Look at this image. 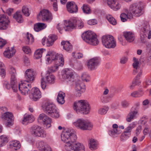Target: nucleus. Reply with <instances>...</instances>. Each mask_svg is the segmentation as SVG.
Returning <instances> with one entry per match:
<instances>
[{"mask_svg": "<svg viewBox=\"0 0 151 151\" xmlns=\"http://www.w3.org/2000/svg\"><path fill=\"white\" fill-rule=\"evenodd\" d=\"M77 137L74 131L68 129L62 133V140L65 143V148L67 151H85L83 145L76 142Z\"/></svg>", "mask_w": 151, "mask_h": 151, "instance_id": "1", "label": "nucleus"}, {"mask_svg": "<svg viewBox=\"0 0 151 151\" xmlns=\"http://www.w3.org/2000/svg\"><path fill=\"white\" fill-rule=\"evenodd\" d=\"M73 108L78 113L88 114L90 110L88 103L84 100H81L75 102Z\"/></svg>", "mask_w": 151, "mask_h": 151, "instance_id": "2", "label": "nucleus"}, {"mask_svg": "<svg viewBox=\"0 0 151 151\" xmlns=\"http://www.w3.org/2000/svg\"><path fill=\"white\" fill-rule=\"evenodd\" d=\"M83 39L88 43L93 45H96L99 43V41L96 35L92 31H87L82 35Z\"/></svg>", "mask_w": 151, "mask_h": 151, "instance_id": "3", "label": "nucleus"}, {"mask_svg": "<svg viewBox=\"0 0 151 151\" xmlns=\"http://www.w3.org/2000/svg\"><path fill=\"white\" fill-rule=\"evenodd\" d=\"M140 39L142 42H145V40L147 37L148 39L151 38V31L150 30V26L148 22H143L142 27L140 31Z\"/></svg>", "mask_w": 151, "mask_h": 151, "instance_id": "4", "label": "nucleus"}, {"mask_svg": "<svg viewBox=\"0 0 151 151\" xmlns=\"http://www.w3.org/2000/svg\"><path fill=\"white\" fill-rule=\"evenodd\" d=\"M46 114L52 117L58 118L59 116V112L55 105L53 103L47 102L45 104Z\"/></svg>", "mask_w": 151, "mask_h": 151, "instance_id": "5", "label": "nucleus"}, {"mask_svg": "<svg viewBox=\"0 0 151 151\" xmlns=\"http://www.w3.org/2000/svg\"><path fill=\"white\" fill-rule=\"evenodd\" d=\"M73 124L77 128L83 130H91L93 127L91 122L82 119L77 120L73 123Z\"/></svg>", "mask_w": 151, "mask_h": 151, "instance_id": "6", "label": "nucleus"}, {"mask_svg": "<svg viewBox=\"0 0 151 151\" xmlns=\"http://www.w3.org/2000/svg\"><path fill=\"white\" fill-rule=\"evenodd\" d=\"M102 42L103 45L107 48H114L116 46V41L111 35L103 36Z\"/></svg>", "mask_w": 151, "mask_h": 151, "instance_id": "7", "label": "nucleus"}, {"mask_svg": "<svg viewBox=\"0 0 151 151\" xmlns=\"http://www.w3.org/2000/svg\"><path fill=\"white\" fill-rule=\"evenodd\" d=\"M30 132L35 137L45 138L46 136L45 131L38 125H34L32 126L30 129Z\"/></svg>", "mask_w": 151, "mask_h": 151, "instance_id": "8", "label": "nucleus"}, {"mask_svg": "<svg viewBox=\"0 0 151 151\" xmlns=\"http://www.w3.org/2000/svg\"><path fill=\"white\" fill-rule=\"evenodd\" d=\"M129 11L132 15L135 17H139L143 13V7L136 4H134L130 6Z\"/></svg>", "mask_w": 151, "mask_h": 151, "instance_id": "9", "label": "nucleus"}, {"mask_svg": "<svg viewBox=\"0 0 151 151\" xmlns=\"http://www.w3.org/2000/svg\"><path fill=\"white\" fill-rule=\"evenodd\" d=\"M26 82L22 81L21 83L19 84L18 89L23 95H26L30 93V89L31 86L30 84L26 83Z\"/></svg>", "mask_w": 151, "mask_h": 151, "instance_id": "10", "label": "nucleus"}, {"mask_svg": "<svg viewBox=\"0 0 151 151\" xmlns=\"http://www.w3.org/2000/svg\"><path fill=\"white\" fill-rule=\"evenodd\" d=\"M64 22V27H63L65 31H70L73 29H76V19H71L68 21L65 20Z\"/></svg>", "mask_w": 151, "mask_h": 151, "instance_id": "11", "label": "nucleus"}, {"mask_svg": "<svg viewBox=\"0 0 151 151\" xmlns=\"http://www.w3.org/2000/svg\"><path fill=\"white\" fill-rule=\"evenodd\" d=\"M13 115L12 113L7 112L1 118L4 120V124L7 127H10L13 124Z\"/></svg>", "mask_w": 151, "mask_h": 151, "instance_id": "12", "label": "nucleus"}, {"mask_svg": "<svg viewBox=\"0 0 151 151\" xmlns=\"http://www.w3.org/2000/svg\"><path fill=\"white\" fill-rule=\"evenodd\" d=\"M39 15H41L42 20L43 21L49 22L52 19V14L47 10H42L39 13Z\"/></svg>", "mask_w": 151, "mask_h": 151, "instance_id": "13", "label": "nucleus"}, {"mask_svg": "<svg viewBox=\"0 0 151 151\" xmlns=\"http://www.w3.org/2000/svg\"><path fill=\"white\" fill-rule=\"evenodd\" d=\"M9 22L8 17L4 15H0V29H6L8 27Z\"/></svg>", "mask_w": 151, "mask_h": 151, "instance_id": "14", "label": "nucleus"}, {"mask_svg": "<svg viewBox=\"0 0 151 151\" xmlns=\"http://www.w3.org/2000/svg\"><path fill=\"white\" fill-rule=\"evenodd\" d=\"M38 120L42 121L43 122L44 127L46 128L51 127L52 120L51 119L44 114H40L38 118Z\"/></svg>", "mask_w": 151, "mask_h": 151, "instance_id": "15", "label": "nucleus"}, {"mask_svg": "<svg viewBox=\"0 0 151 151\" xmlns=\"http://www.w3.org/2000/svg\"><path fill=\"white\" fill-rule=\"evenodd\" d=\"M100 59L95 57L90 60L88 62L87 66L88 68L91 70H94L100 63Z\"/></svg>", "mask_w": 151, "mask_h": 151, "instance_id": "16", "label": "nucleus"}, {"mask_svg": "<svg viewBox=\"0 0 151 151\" xmlns=\"http://www.w3.org/2000/svg\"><path fill=\"white\" fill-rule=\"evenodd\" d=\"M60 55V54H56L54 52H48L46 56V63L49 64L52 61H54L55 62L59 57Z\"/></svg>", "mask_w": 151, "mask_h": 151, "instance_id": "17", "label": "nucleus"}, {"mask_svg": "<svg viewBox=\"0 0 151 151\" xmlns=\"http://www.w3.org/2000/svg\"><path fill=\"white\" fill-rule=\"evenodd\" d=\"M25 73V77L27 80L24 81V82L27 83L28 82H32L34 80L35 73L33 69H28L26 70Z\"/></svg>", "mask_w": 151, "mask_h": 151, "instance_id": "18", "label": "nucleus"}, {"mask_svg": "<svg viewBox=\"0 0 151 151\" xmlns=\"http://www.w3.org/2000/svg\"><path fill=\"white\" fill-rule=\"evenodd\" d=\"M62 76L64 79H71L74 78L73 71L68 68L64 69L62 71Z\"/></svg>", "mask_w": 151, "mask_h": 151, "instance_id": "19", "label": "nucleus"}, {"mask_svg": "<svg viewBox=\"0 0 151 151\" xmlns=\"http://www.w3.org/2000/svg\"><path fill=\"white\" fill-rule=\"evenodd\" d=\"M66 7L68 11L70 13H76L78 10V7L75 3L73 1L67 2Z\"/></svg>", "mask_w": 151, "mask_h": 151, "instance_id": "20", "label": "nucleus"}, {"mask_svg": "<svg viewBox=\"0 0 151 151\" xmlns=\"http://www.w3.org/2000/svg\"><path fill=\"white\" fill-rule=\"evenodd\" d=\"M107 3L109 6L114 11L118 10L121 7V5L116 0H107Z\"/></svg>", "mask_w": 151, "mask_h": 151, "instance_id": "21", "label": "nucleus"}, {"mask_svg": "<svg viewBox=\"0 0 151 151\" xmlns=\"http://www.w3.org/2000/svg\"><path fill=\"white\" fill-rule=\"evenodd\" d=\"M31 93L32 100L34 101H36L41 97V93L37 88H32L31 90Z\"/></svg>", "mask_w": 151, "mask_h": 151, "instance_id": "22", "label": "nucleus"}, {"mask_svg": "<svg viewBox=\"0 0 151 151\" xmlns=\"http://www.w3.org/2000/svg\"><path fill=\"white\" fill-rule=\"evenodd\" d=\"M10 83L11 88L14 92H17L18 88V84L17 83L16 77L12 75L11 77Z\"/></svg>", "mask_w": 151, "mask_h": 151, "instance_id": "23", "label": "nucleus"}, {"mask_svg": "<svg viewBox=\"0 0 151 151\" xmlns=\"http://www.w3.org/2000/svg\"><path fill=\"white\" fill-rule=\"evenodd\" d=\"M34 120L33 116L32 115L25 114L22 120V123L24 125H27L32 122Z\"/></svg>", "mask_w": 151, "mask_h": 151, "instance_id": "24", "label": "nucleus"}, {"mask_svg": "<svg viewBox=\"0 0 151 151\" xmlns=\"http://www.w3.org/2000/svg\"><path fill=\"white\" fill-rule=\"evenodd\" d=\"M16 52V50L14 47H12L11 50L9 49V47L6 49L4 52V57L8 58H11Z\"/></svg>", "mask_w": 151, "mask_h": 151, "instance_id": "25", "label": "nucleus"}, {"mask_svg": "<svg viewBox=\"0 0 151 151\" xmlns=\"http://www.w3.org/2000/svg\"><path fill=\"white\" fill-rule=\"evenodd\" d=\"M63 49L67 52H70L73 50V46L68 41H63L61 42Z\"/></svg>", "mask_w": 151, "mask_h": 151, "instance_id": "26", "label": "nucleus"}, {"mask_svg": "<svg viewBox=\"0 0 151 151\" xmlns=\"http://www.w3.org/2000/svg\"><path fill=\"white\" fill-rule=\"evenodd\" d=\"M124 36L126 40L129 42H133L134 40V34L131 32H126L124 33Z\"/></svg>", "mask_w": 151, "mask_h": 151, "instance_id": "27", "label": "nucleus"}, {"mask_svg": "<svg viewBox=\"0 0 151 151\" xmlns=\"http://www.w3.org/2000/svg\"><path fill=\"white\" fill-rule=\"evenodd\" d=\"M65 96V93L62 92L60 91L58 94L57 100L58 103L60 104H64L65 100L64 98Z\"/></svg>", "mask_w": 151, "mask_h": 151, "instance_id": "28", "label": "nucleus"}, {"mask_svg": "<svg viewBox=\"0 0 151 151\" xmlns=\"http://www.w3.org/2000/svg\"><path fill=\"white\" fill-rule=\"evenodd\" d=\"M75 88L76 90L79 89L81 91V92H84L85 91L86 86L85 84L80 80L78 81L76 83Z\"/></svg>", "mask_w": 151, "mask_h": 151, "instance_id": "29", "label": "nucleus"}, {"mask_svg": "<svg viewBox=\"0 0 151 151\" xmlns=\"http://www.w3.org/2000/svg\"><path fill=\"white\" fill-rule=\"evenodd\" d=\"M55 77L50 73H47L45 77V81L46 83L49 84H53L55 82Z\"/></svg>", "mask_w": 151, "mask_h": 151, "instance_id": "30", "label": "nucleus"}, {"mask_svg": "<svg viewBox=\"0 0 151 151\" xmlns=\"http://www.w3.org/2000/svg\"><path fill=\"white\" fill-rule=\"evenodd\" d=\"M57 39V36L55 35H50L48 38L47 42V46H50L52 45L54 41Z\"/></svg>", "mask_w": 151, "mask_h": 151, "instance_id": "31", "label": "nucleus"}, {"mask_svg": "<svg viewBox=\"0 0 151 151\" xmlns=\"http://www.w3.org/2000/svg\"><path fill=\"white\" fill-rule=\"evenodd\" d=\"M47 26L46 24L42 23H38L34 25V30L37 32H39L44 29Z\"/></svg>", "mask_w": 151, "mask_h": 151, "instance_id": "32", "label": "nucleus"}, {"mask_svg": "<svg viewBox=\"0 0 151 151\" xmlns=\"http://www.w3.org/2000/svg\"><path fill=\"white\" fill-rule=\"evenodd\" d=\"M137 113L138 111L137 109L130 111L127 116L126 119V121L128 122H131Z\"/></svg>", "mask_w": 151, "mask_h": 151, "instance_id": "33", "label": "nucleus"}, {"mask_svg": "<svg viewBox=\"0 0 151 151\" xmlns=\"http://www.w3.org/2000/svg\"><path fill=\"white\" fill-rule=\"evenodd\" d=\"M134 63H133V66L134 69L133 71V74L135 75L137 73V70H139V63L138 59L134 57L133 58Z\"/></svg>", "mask_w": 151, "mask_h": 151, "instance_id": "34", "label": "nucleus"}, {"mask_svg": "<svg viewBox=\"0 0 151 151\" xmlns=\"http://www.w3.org/2000/svg\"><path fill=\"white\" fill-rule=\"evenodd\" d=\"M54 63L56 66H58V68L59 66H63V65L64 60L62 54H60L59 57L56 60Z\"/></svg>", "mask_w": 151, "mask_h": 151, "instance_id": "35", "label": "nucleus"}, {"mask_svg": "<svg viewBox=\"0 0 151 151\" xmlns=\"http://www.w3.org/2000/svg\"><path fill=\"white\" fill-rule=\"evenodd\" d=\"M9 146L10 148H14V149L17 150L20 148L21 145L19 142L14 140L10 142Z\"/></svg>", "mask_w": 151, "mask_h": 151, "instance_id": "36", "label": "nucleus"}, {"mask_svg": "<svg viewBox=\"0 0 151 151\" xmlns=\"http://www.w3.org/2000/svg\"><path fill=\"white\" fill-rule=\"evenodd\" d=\"M26 43L27 44L30 45L32 44L34 41V38L33 35L29 33L28 32H27L26 35Z\"/></svg>", "mask_w": 151, "mask_h": 151, "instance_id": "37", "label": "nucleus"}, {"mask_svg": "<svg viewBox=\"0 0 151 151\" xmlns=\"http://www.w3.org/2000/svg\"><path fill=\"white\" fill-rule=\"evenodd\" d=\"M13 17L18 23H21L23 21V19L20 12H16V14L14 15Z\"/></svg>", "mask_w": 151, "mask_h": 151, "instance_id": "38", "label": "nucleus"}, {"mask_svg": "<svg viewBox=\"0 0 151 151\" xmlns=\"http://www.w3.org/2000/svg\"><path fill=\"white\" fill-rule=\"evenodd\" d=\"M113 96V95L112 94H109L107 96L105 95H103L101 97V100L103 103H107L111 101Z\"/></svg>", "mask_w": 151, "mask_h": 151, "instance_id": "39", "label": "nucleus"}, {"mask_svg": "<svg viewBox=\"0 0 151 151\" xmlns=\"http://www.w3.org/2000/svg\"><path fill=\"white\" fill-rule=\"evenodd\" d=\"M132 17V15H130L129 12L127 14L125 13H122L120 16L121 20L123 22L127 21L128 19H130Z\"/></svg>", "mask_w": 151, "mask_h": 151, "instance_id": "40", "label": "nucleus"}, {"mask_svg": "<svg viewBox=\"0 0 151 151\" xmlns=\"http://www.w3.org/2000/svg\"><path fill=\"white\" fill-rule=\"evenodd\" d=\"M48 145L42 140L38 141L37 143V148L41 151H42L45 148L46 145Z\"/></svg>", "mask_w": 151, "mask_h": 151, "instance_id": "41", "label": "nucleus"}, {"mask_svg": "<svg viewBox=\"0 0 151 151\" xmlns=\"http://www.w3.org/2000/svg\"><path fill=\"white\" fill-rule=\"evenodd\" d=\"M89 148L91 150H94L96 149L97 146V143L95 140L93 139H91L89 143Z\"/></svg>", "mask_w": 151, "mask_h": 151, "instance_id": "42", "label": "nucleus"}, {"mask_svg": "<svg viewBox=\"0 0 151 151\" xmlns=\"http://www.w3.org/2000/svg\"><path fill=\"white\" fill-rule=\"evenodd\" d=\"M81 8L83 10V12L85 14H90L91 12V10L90 6L86 4H84Z\"/></svg>", "mask_w": 151, "mask_h": 151, "instance_id": "43", "label": "nucleus"}, {"mask_svg": "<svg viewBox=\"0 0 151 151\" xmlns=\"http://www.w3.org/2000/svg\"><path fill=\"white\" fill-rule=\"evenodd\" d=\"M122 132L121 130L119 128L113 129L109 132V134L111 136H113L115 134H119Z\"/></svg>", "mask_w": 151, "mask_h": 151, "instance_id": "44", "label": "nucleus"}, {"mask_svg": "<svg viewBox=\"0 0 151 151\" xmlns=\"http://www.w3.org/2000/svg\"><path fill=\"white\" fill-rule=\"evenodd\" d=\"M4 64L0 62V75L3 78H4L6 75L5 70L4 68Z\"/></svg>", "mask_w": 151, "mask_h": 151, "instance_id": "45", "label": "nucleus"}, {"mask_svg": "<svg viewBox=\"0 0 151 151\" xmlns=\"http://www.w3.org/2000/svg\"><path fill=\"white\" fill-rule=\"evenodd\" d=\"M106 18L111 24L113 25H115L116 24V20L111 15H109L107 16Z\"/></svg>", "mask_w": 151, "mask_h": 151, "instance_id": "46", "label": "nucleus"}, {"mask_svg": "<svg viewBox=\"0 0 151 151\" xmlns=\"http://www.w3.org/2000/svg\"><path fill=\"white\" fill-rule=\"evenodd\" d=\"M44 50L43 49H41L40 50L38 49L37 50L35 53L34 56L35 58L39 59L42 56L43 50Z\"/></svg>", "mask_w": 151, "mask_h": 151, "instance_id": "47", "label": "nucleus"}, {"mask_svg": "<svg viewBox=\"0 0 151 151\" xmlns=\"http://www.w3.org/2000/svg\"><path fill=\"white\" fill-rule=\"evenodd\" d=\"M143 95V93L142 92L135 91L131 93V96L132 97L137 98L140 97L142 96Z\"/></svg>", "mask_w": 151, "mask_h": 151, "instance_id": "48", "label": "nucleus"}, {"mask_svg": "<svg viewBox=\"0 0 151 151\" xmlns=\"http://www.w3.org/2000/svg\"><path fill=\"white\" fill-rule=\"evenodd\" d=\"M151 85V79L150 78H146L143 83L144 87L146 88L147 86Z\"/></svg>", "mask_w": 151, "mask_h": 151, "instance_id": "49", "label": "nucleus"}, {"mask_svg": "<svg viewBox=\"0 0 151 151\" xmlns=\"http://www.w3.org/2000/svg\"><path fill=\"white\" fill-rule=\"evenodd\" d=\"M109 109L108 106H104L103 108L100 109L99 110V114L101 115L105 114Z\"/></svg>", "mask_w": 151, "mask_h": 151, "instance_id": "50", "label": "nucleus"}, {"mask_svg": "<svg viewBox=\"0 0 151 151\" xmlns=\"http://www.w3.org/2000/svg\"><path fill=\"white\" fill-rule=\"evenodd\" d=\"M22 11L23 14L25 16L28 17L30 13L29 12L28 8L26 6H23L22 8Z\"/></svg>", "mask_w": 151, "mask_h": 151, "instance_id": "51", "label": "nucleus"}, {"mask_svg": "<svg viewBox=\"0 0 151 151\" xmlns=\"http://www.w3.org/2000/svg\"><path fill=\"white\" fill-rule=\"evenodd\" d=\"M76 29H81L84 26L83 23L82 21L81 20H77L76 19Z\"/></svg>", "mask_w": 151, "mask_h": 151, "instance_id": "52", "label": "nucleus"}, {"mask_svg": "<svg viewBox=\"0 0 151 151\" xmlns=\"http://www.w3.org/2000/svg\"><path fill=\"white\" fill-rule=\"evenodd\" d=\"M81 78L83 81L87 82L89 81V76L87 73H84L82 74Z\"/></svg>", "mask_w": 151, "mask_h": 151, "instance_id": "53", "label": "nucleus"}, {"mask_svg": "<svg viewBox=\"0 0 151 151\" xmlns=\"http://www.w3.org/2000/svg\"><path fill=\"white\" fill-rule=\"evenodd\" d=\"M7 111V108L6 107H0V118L2 117V116L6 113Z\"/></svg>", "mask_w": 151, "mask_h": 151, "instance_id": "54", "label": "nucleus"}, {"mask_svg": "<svg viewBox=\"0 0 151 151\" xmlns=\"http://www.w3.org/2000/svg\"><path fill=\"white\" fill-rule=\"evenodd\" d=\"M22 50L26 54H28L31 53V50L29 47L28 46H24L22 47Z\"/></svg>", "mask_w": 151, "mask_h": 151, "instance_id": "55", "label": "nucleus"}, {"mask_svg": "<svg viewBox=\"0 0 151 151\" xmlns=\"http://www.w3.org/2000/svg\"><path fill=\"white\" fill-rule=\"evenodd\" d=\"M9 71L11 74V77H12V75H13L15 76V77H16V71L15 69L14 68L12 67H11L10 68Z\"/></svg>", "mask_w": 151, "mask_h": 151, "instance_id": "56", "label": "nucleus"}, {"mask_svg": "<svg viewBox=\"0 0 151 151\" xmlns=\"http://www.w3.org/2000/svg\"><path fill=\"white\" fill-rule=\"evenodd\" d=\"M48 71L50 72H54L55 71L58 70V66H56L55 65L54 66H52L50 67H49L48 68Z\"/></svg>", "mask_w": 151, "mask_h": 151, "instance_id": "57", "label": "nucleus"}, {"mask_svg": "<svg viewBox=\"0 0 151 151\" xmlns=\"http://www.w3.org/2000/svg\"><path fill=\"white\" fill-rule=\"evenodd\" d=\"M129 103L127 101L124 100L122 101L121 103V105L122 107L126 108L129 106Z\"/></svg>", "mask_w": 151, "mask_h": 151, "instance_id": "58", "label": "nucleus"}, {"mask_svg": "<svg viewBox=\"0 0 151 151\" xmlns=\"http://www.w3.org/2000/svg\"><path fill=\"white\" fill-rule=\"evenodd\" d=\"M45 79L44 78H42L41 79V85L42 88L43 89H45L46 87L45 81H44Z\"/></svg>", "mask_w": 151, "mask_h": 151, "instance_id": "59", "label": "nucleus"}, {"mask_svg": "<svg viewBox=\"0 0 151 151\" xmlns=\"http://www.w3.org/2000/svg\"><path fill=\"white\" fill-rule=\"evenodd\" d=\"M132 82L133 84H135L136 85H139L141 83V82L139 80V78H138L137 76H136L133 80Z\"/></svg>", "mask_w": 151, "mask_h": 151, "instance_id": "60", "label": "nucleus"}, {"mask_svg": "<svg viewBox=\"0 0 151 151\" xmlns=\"http://www.w3.org/2000/svg\"><path fill=\"white\" fill-rule=\"evenodd\" d=\"M63 27H64V24H63L60 23L58 24L57 26V28L59 30V32L61 33V31L64 29Z\"/></svg>", "mask_w": 151, "mask_h": 151, "instance_id": "61", "label": "nucleus"}, {"mask_svg": "<svg viewBox=\"0 0 151 151\" xmlns=\"http://www.w3.org/2000/svg\"><path fill=\"white\" fill-rule=\"evenodd\" d=\"M134 127L133 124H130L124 130V131L128 132V133H131L132 129Z\"/></svg>", "mask_w": 151, "mask_h": 151, "instance_id": "62", "label": "nucleus"}, {"mask_svg": "<svg viewBox=\"0 0 151 151\" xmlns=\"http://www.w3.org/2000/svg\"><path fill=\"white\" fill-rule=\"evenodd\" d=\"M88 23L90 25H94L97 23V21L96 19H91L88 21Z\"/></svg>", "mask_w": 151, "mask_h": 151, "instance_id": "63", "label": "nucleus"}, {"mask_svg": "<svg viewBox=\"0 0 151 151\" xmlns=\"http://www.w3.org/2000/svg\"><path fill=\"white\" fill-rule=\"evenodd\" d=\"M147 63L148 65H151V53H149L147 56Z\"/></svg>", "mask_w": 151, "mask_h": 151, "instance_id": "64", "label": "nucleus"}]
</instances>
